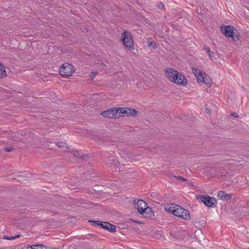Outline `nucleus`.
<instances>
[{
  "mask_svg": "<svg viewBox=\"0 0 249 249\" xmlns=\"http://www.w3.org/2000/svg\"><path fill=\"white\" fill-rule=\"evenodd\" d=\"M119 115L122 117L125 116H135L137 115L136 110L129 107H118Z\"/></svg>",
  "mask_w": 249,
  "mask_h": 249,
  "instance_id": "obj_7",
  "label": "nucleus"
},
{
  "mask_svg": "<svg viewBox=\"0 0 249 249\" xmlns=\"http://www.w3.org/2000/svg\"><path fill=\"white\" fill-rule=\"evenodd\" d=\"M121 40L123 44L126 47L128 50L134 49V41L132 34L127 31H124L122 34Z\"/></svg>",
  "mask_w": 249,
  "mask_h": 249,
  "instance_id": "obj_3",
  "label": "nucleus"
},
{
  "mask_svg": "<svg viewBox=\"0 0 249 249\" xmlns=\"http://www.w3.org/2000/svg\"><path fill=\"white\" fill-rule=\"evenodd\" d=\"M181 215L180 216V217L182 218L184 220H188L190 218V214L189 212L187 210L184 209V211H182Z\"/></svg>",
  "mask_w": 249,
  "mask_h": 249,
  "instance_id": "obj_15",
  "label": "nucleus"
},
{
  "mask_svg": "<svg viewBox=\"0 0 249 249\" xmlns=\"http://www.w3.org/2000/svg\"><path fill=\"white\" fill-rule=\"evenodd\" d=\"M197 81L203 82L206 85H211L212 82L210 77L206 74H204V76H203L202 72H199V76H197Z\"/></svg>",
  "mask_w": 249,
  "mask_h": 249,
  "instance_id": "obj_8",
  "label": "nucleus"
},
{
  "mask_svg": "<svg viewBox=\"0 0 249 249\" xmlns=\"http://www.w3.org/2000/svg\"><path fill=\"white\" fill-rule=\"evenodd\" d=\"M119 114L118 107H113L102 111L100 114L106 118H119L121 117V115H119Z\"/></svg>",
  "mask_w": 249,
  "mask_h": 249,
  "instance_id": "obj_6",
  "label": "nucleus"
},
{
  "mask_svg": "<svg viewBox=\"0 0 249 249\" xmlns=\"http://www.w3.org/2000/svg\"><path fill=\"white\" fill-rule=\"evenodd\" d=\"M217 196L222 200L228 201L231 198L232 195L226 193L225 191H220L218 192Z\"/></svg>",
  "mask_w": 249,
  "mask_h": 249,
  "instance_id": "obj_11",
  "label": "nucleus"
},
{
  "mask_svg": "<svg viewBox=\"0 0 249 249\" xmlns=\"http://www.w3.org/2000/svg\"><path fill=\"white\" fill-rule=\"evenodd\" d=\"M165 74L169 81L176 84L185 86L187 83L185 77L172 68H166L165 70Z\"/></svg>",
  "mask_w": 249,
  "mask_h": 249,
  "instance_id": "obj_1",
  "label": "nucleus"
},
{
  "mask_svg": "<svg viewBox=\"0 0 249 249\" xmlns=\"http://www.w3.org/2000/svg\"><path fill=\"white\" fill-rule=\"evenodd\" d=\"M196 197L208 207H214L216 206L217 200L214 197L208 195H198Z\"/></svg>",
  "mask_w": 249,
  "mask_h": 249,
  "instance_id": "obj_4",
  "label": "nucleus"
},
{
  "mask_svg": "<svg viewBox=\"0 0 249 249\" xmlns=\"http://www.w3.org/2000/svg\"><path fill=\"white\" fill-rule=\"evenodd\" d=\"M204 49L206 50V52L207 53L210 58L213 60L214 58V57L213 56V53L212 52L210 49V48L209 47L205 46L204 47Z\"/></svg>",
  "mask_w": 249,
  "mask_h": 249,
  "instance_id": "obj_18",
  "label": "nucleus"
},
{
  "mask_svg": "<svg viewBox=\"0 0 249 249\" xmlns=\"http://www.w3.org/2000/svg\"><path fill=\"white\" fill-rule=\"evenodd\" d=\"M102 228L110 232H115L116 231L115 226L108 222L104 221L103 225L102 226Z\"/></svg>",
  "mask_w": 249,
  "mask_h": 249,
  "instance_id": "obj_10",
  "label": "nucleus"
},
{
  "mask_svg": "<svg viewBox=\"0 0 249 249\" xmlns=\"http://www.w3.org/2000/svg\"><path fill=\"white\" fill-rule=\"evenodd\" d=\"M174 208H175V211H174V215L176 216H178L179 217H180V216L181 215V212L182 211H184V208L181 207V206H180L179 205H175L174 206Z\"/></svg>",
  "mask_w": 249,
  "mask_h": 249,
  "instance_id": "obj_13",
  "label": "nucleus"
},
{
  "mask_svg": "<svg viewBox=\"0 0 249 249\" xmlns=\"http://www.w3.org/2000/svg\"><path fill=\"white\" fill-rule=\"evenodd\" d=\"M19 237H20L19 235H17L15 236V239L18 238Z\"/></svg>",
  "mask_w": 249,
  "mask_h": 249,
  "instance_id": "obj_36",
  "label": "nucleus"
},
{
  "mask_svg": "<svg viewBox=\"0 0 249 249\" xmlns=\"http://www.w3.org/2000/svg\"><path fill=\"white\" fill-rule=\"evenodd\" d=\"M221 32L225 36L231 37L232 41L236 42L239 40L238 31L231 25H222L220 27Z\"/></svg>",
  "mask_w": 249,
  "mask_h": 249,
  "instance_id": "obj_2",
  "label": "nucleus"
},
{
  "mask_svg": "<svg viewBox=\"0 0 249 249\" xmlns=\"http://www.w3.org/2000/svg\"><path fill=\"white\" fill-rule=\"evenodd\" d=\"M104 155L105 157L110 161H114L116 160L114 156V153L112 151L111 152H106L104 153Z\"/></svg>",
  "mask_w": 249,
  "mask_h": 249,
  "instance_id": "obj_14",
  "label": "nucleus"
},
{
  "mask_svg": "<svg viewBox=\"0 0 249 249\" xmlns=\"http://www.w3.org/2000/svg\"><path fill=\"white\" fill-rule=\"evenodd\" d=\"M154 195H155V193H152L150 194V196H152V197L154 196Z\"/></svg>",
  "mask_w": 249,
  "mask_h": 249,
  "instance_id": "obj_35",
  "label": "nucleus"
},
{
  "mask_svg": "<svg viewBox=\"0 0 249 249\" xmlns=\"http://www.w3.org/2000/svg\"><path fill=\"white\" fill-rule=\"evenodd\" d=\"M82 160L86 159L89 158V156L88 154H81L80 158Z\"/></svg>",
  "mask_w": 249,
  "mask_h": 249,
  "instance_id": "obj_29",
  "label": "nucleus"
},
{
  "mask_svg": "<svg viewBox=\"0 0 249 249\" xmlns=\"http://www.w3.org/2000/svg\"><path fill=\"white\" fill-rule=\"evenodd\" d=\"M205 112L207 113V114H210L211 113V110L210 109L208 108H206V109H205Z\"/></svg>",
  "mask_w": 249,
  "mask_h": 249,
  "instance_id": "obj_31",
  "label": "nucleus"
},
{
  "mask_svg": "<svg viewBox=\"0 0 249 249\" xmlns=\"http://www.w3.org/2000/svg\"><path fill=\"white\" fill-rule=\"evenodd\" d=\"M72 66L68 63L63 64L60 68L59 73L64 77H69L73 73Z\"/></svg>",
  "mask_w": 249,
  "mask_h": 249,
  "instance_id": "obj_5",
  "label": "nucleus"
},
{
  "mask_svg": "<svg viewBox=\"0 0 249 249\" xmlns=\"http://www.w3.org/2000/svg\"><path fill=\"white\" fill-rule=\"evenodd\" d=\"M13 239H15V236H10L9 237V240H13Z\"/></svg>",
  "mask_w": 249,
  "mask_h": 249,
  "instance_id": "obj_34",
  "label": "nucleus"
},
{
  "mask_svg": "<svg viewBox=\"0 0 249 249\" xmlns=\"http://www.w3.org/2000/svg\"><path fill=\"white\" fill-rule=\"evenodd\" d=\"M246 184H248V185H249V182H247Z\"/></svg>",
  "mask_w": 249,
  "mask_h": 249,
  "instance_id": "obj_37",
  "label": "nucleus"
},
{
  "mask_svg": "<svg viewBox=\"0 0 249 249\" xmlns=\"http://www.w3.org/2000/svg\"><path fill=\"white\" fill-rule=\"evenodd\" d=\"M6 71L4 65L0 63V78H2L6 76Z\"/></svg>",
  "mask_w": 249,
  "mask_h": 249,
  "instance_id": "obj_17",
  "label": "nucleus"
},
{
  "mask_svg": "<svg viewBox=\"0 0 249 249\" xmlns=\"http://www.w3.org/2000/svg\"><path fill=\"white\" fill-rule=\"evenodd\" d=\"M71 153L76 158H80L81 156V154L80 152L77 150H74L71 151Z\"/></svg>",
  "mask_w": 249,
  "mask_h": 249,
  "instance_id": "obj_21",
  "label": "nucleus"
},
{
  "mask_svg": "<svg viewBox=\"0 0 249 249\" xmlns=\"http://www.w3.org/2000/svg\"><path fill=\"white\" fill-rule=\"evenodd\" d=\"M134 203L135 207L137 208L138 209V212L141 214L142 212H143V210H144V207H146L147 206V204L142 199H139L136 202V200H134Z\"/></svg>",
  "mask_w": 249,
  "mask_h": 249,
  "instance_id": "obj_9",
  "label": "nucleus"
},
{
  "mask_svg": "<svg viewBox=\"0 0 249 249\" xmlns=\"http://www.w3.org/2000/svg\"><path fill=\"white\" fill-rule=\"evenodd\" d=\"M97 74V72H94V71H92L90 72L89 75V78L92 80L94 78V77H95L96 75Z\"/></svg>",
  "mask_w": 249,
  "mask_h": 249,
  "instance_id": "obj_28",
  "label": "nucleus"
},
{
  "mask_svg": "<svg viewBox=\"0 0 249 249\" xmlns=\"http://www.w3.org/2000/svg\"><path fill=\"white\" fill-rule=\"evenodd\" d=\"M14 149H15V148L13 147V146L6 147L4 148L5 151L7 152H11L13 151Z\"/></svg>",
  "mask_w": 249,
  "mask_h": 249,
  "instance_id": "obj_27",
  "label": "nucleus"
},
{
  "mask_svg": "<svg viewBox=\"0 0 249 249\" xmlns=\"http://www.w3.org/2000/svg\"><path fill=\"white\" fill-rule=\"evenodd\" d=\"M174 177L178 180H179V181H187V179L186 178H184L183 177H182L181 176H174Z\"/></svg>",
  "mask_w": 249,
  "mask_h": 249,
  "instance_id": "obj_25",
  "label": "nucleus"
},
{
  "mask_svg": "<svg viewBox=\"0 0 249 249\" xmlns=\"http://www.w3.org/2000/svg\"><path fill=\"white\" fill-rule=\"evenodd\" d=\"M141 214L144 217L150 218L154 216V213L151 208L147 206L146 207H144L143 212H142Z\"/></svg>",
  "mask_w": 249,
  "mask_h": 249,
  "instance_id": "obj_12",
  "label": "nucleus"
},
{
  "mask_svg": "<svg viewBox=\"0 0 249 249\" xmlns=\"http://www.w3.org/2000/svg\"><path fill=\"white\" fill-rule=\"evenodd\" d=\"M129 154V152L127 149H124L123 150H121L120 152V154L121 155H128Z\"/></svg>",
  "mask_w": 249,
  "mask_h": 249,
  "instance_id": "obj_26",
  "label": "nucleus"
},
{
  "mask_svg": "<svg viewBox=\"0 0 249 249\" xmlns=\"http://www.w3.org/2000/svg\"><path fill=\"white\" fill-rule=\"evenodd\" d=\"M193 72L195 76L197 78V76H199V72L201 71L197 69L193 68Z\"/></svg>",
  "mask_w": 249,
  "mask_h": 249,
  "instance_id": "obj_22",
  "label": "nucleus"
},
{
  "mask_svg": "<svg viewBox=\"0 0 249 249\" xmlns=\"http://www.w3.org/2000/svg\"><path fill=\"white\" fill-rule=\"evenodd\" d=\"M129 220H130L131 221H132L133 222H135V223H139L138 221L134 220H133L132 219H129Z\"/></svg>",
  "mask_w": 249,
  "mask_h": 249,
  "instance_id": "obj_33",
  "label": "nucleus"
},
{
  "mask_svg": "<svg viewBox=\"0 0 249 249\" xmlns=\"http://www.w3.org/2000/svg\"><path fill=\"white\" fill-rule=\"evenodd\" d=\"M47 249H52L51 248H47Z\"/></svg>",
  "mask_w": 249,
  "mask_h": 249,
  "instance_id": "obj_38",
  "label": "nucleus"
},
{
  "mask_svg": "<svg viewBox=\"0 0 249 249\" xmlns=\"http://www.w3.org/2000/svg\"><path fill=\"white\" fill-rule=\"evenodd\" d=\"M9 237H8L7 235H4L3 239L9 240Z\"/></svg>",
  "mask_w": 249,
  "mask_h": 249,
  "instance_id": "obj_32",
  "label": "nucleus"
},
{
  "mask_svg": "<svg viewBox=\"0 0 249 249\" xmlns=\"http://www.w3.org/2000/svg\"><path fill=\"white\" fill-rule=\"evenodd\" d=\"M231 116L232 117H236V118L239 117V115L236 112H233V113H231Z\"/></svg>",
  "mask_w": 249,
  "mask_h": 249,
  "instance_id": "obj_30",
  "label": "nucleus"
},
{
  "mask_svg": "<svg viewBox=\"0 0 249 249\" xmlns=\"http://www.w3.org/2000/svg\"><path fill=\"white\" fill-rule=\"evenodd\" d=\"M89 222L92 223L93 226H100L101 228L103 225V222L100 221L89 220Z\"/></svg>",
  "mask_w": 249,
  "mask_h": 249,
  "instance_id": "obj_19",
  "label": "nucleus"
},
{
  "mask_svg": "<svg viewBox=\"0 0 249 249\" xmlns=\"http://www.w3.org/2000/svg\"><path fill=\"white\" fill-rule=\"evenodd\" d=\"M148 46L152 47L154 49H156L157 47L156 44L154 41L149 42L148 43Z\"/></svg>",
  "mask_w": 249,
  "mask_h": 249,
  "instance_id": "obj_24",
  "label": "nucleus"
},
{
  "mask_svg": "<svg viewBox=\"0 0 249 249\" xmlns=\"http://www.w3.org/2000/svg\"><path fill=\"white\" fill-rule=\"evenodd\" d=\"M157 7L160 9H162V10L165 9V6L162 2H160L158 3Z\"/></svg>",
  "mask_w": 249,
  "mask_h": 249,
  "instance_id": "obj_23",
  "label": "nucleus"
},
{
  "mask_svg": "<svg viewBox=\"0 0 249 249\" xmlns=\"http://www.w3.org/2000/svg\"><path fill=\"white\" fill-rule=\"evenodd\" d=\"M56 145L59 148H69L68 146L64 142H58L56 143Z\"/></svg>",
  "mask_w": 249,
  "mask_h": 249,
  "instance_id": "obj_20",
  "label": "nucleus"
},
{
  "mask_svg": "<svg viewBox=\"0 0 249 249\" xmlns=\"http://www.w3.org/2000/svg\"><path fill=\"white\" fill-rule=\"evenodd\" d=\"M175 204H171L170 206L167 205L164 207L165 210L171 213L174 214V211H175L174 206Z\"/></svg>",
  "mask_w": 249,
  "mask_h": 249,
  "instance_id": "obj_16",
  "label": "nucleus"
}]
</instances>
